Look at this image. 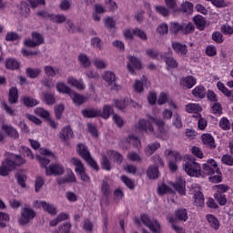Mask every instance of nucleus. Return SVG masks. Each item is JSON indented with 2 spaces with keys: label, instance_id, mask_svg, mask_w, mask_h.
Instances as JSON below:
<instances>
[{
  "label": "nucleus",
  "instance_id": "nucleus-51",
  "mask_svg": "<svg viewBox=\"0 0 233 233\" xmlns=\"http://www.w3.org/2000/svg\"><path fill=\"white\" fill-rule=\"evenodd\" d=\"M172 125L175 128H181L183 127V121L181 120V115L175 113L173 116Z\"/></svg>",
  "mask_w": 233,
  "mask_h": 233
},
{
  "label": "nucleus",
  "instance_id": "nucleus-9",
  "mask_svg": "<svg viewBox=\"0 0 233 233\" xmlns=\"http://www.w3.org/2000/svg\"><path fill=\"white\" fill-rule=\"evenodd\" d=\"M141 221L145 227L149 228L153 233H161V223L157 219H150L148 215H141Z\"/></svg>",
  "mask_w": 233,
  "mask_h": 233
},
{
  "label": "nucleus",
  "instance_id": "nucleus-46",
  "mask_svg": "<svg viewBox=\"0 0 233 233\" xmlns=\"http://www.w3.org/2000/svg\"><path fill=\"white\" fill-rule=\"evenodd\" d=\"M15 177L18 185H20L22 188H25V187H26V175H25L23 171H19L18 173H16Z\"/></svg>",
  "mask_w": 233,
  "mask_h": 233
},
{
  "label": "nucleus",
  "instance_id": "nucleus-33",
  "mask_svg": "<svg viewBox=\"0 0 233 233\" xmlns=\"http://www.w3.org/2000/svg\"><path fill=\"white\" fill-rule=\"evenodd\" d=\"M78 62L83 68H88L92 65V61H90V57L86 54H80L78 56Z\"/></svg>",
  "mask_w": 233,
  "mask_h": 233
},
{
  "label": "nucleus",
  "instance_id": "nucleus-10",
  "mask_svg": "<svg viewBox=\"0 0 233 233\" xmlns=\"http://www.w3.org/2000/svg\"><path fill=\"white\" fill-rule=\"evenodd\" d=\"M43 43H45V37L37 32H33L31 38L24 40L25 46H28L29 48H35V46H39L43 45Z\"/></svg>",
  "mask_w": 233,
  "mask_h": 233
},
{
  "label": "nucleus",
  "instance_id": "nucleus-19",
  "mask_svg": "<svg viewBox=\"0 0 233 233\" xmlns=\"http://www.w3.org/2000/svg\"><path fill=\"white\" fill-rule=\"evenodd\" d=\"M67 85H69V86H72L73 88H76V90H85L86 88L83 79H77L74 76H69L67 78Z\"/></svg>",
  "mask_w": 233,
  "mask_h": 233
},
{
  "label": "nucleus",
  "instance_id": "nucleus-5",
  "mask_svg": "<svg viewBox=\"0 0 233 233\" xmlns=\"http://www.w3.org/2000/svg\"><path fill=\"white\" fill-rule=\"evenodd\" d=\"M69 163L75 167V172L84 185H90V176L86 174V168L79 158L73 157L69 160Z\"/></svg>",
  "mask_w": 233,
  "mask_h": 233
},
{
  "label": "nucleus",
  "instance_id": "nucleus-27",
  "mask_svg": "<svg viewBox=\"0 0 233 233\" xmlns=\"http://www.w3.org/2000/svg\"><path fill=\"white\" fill-rule=\"evenodd\" d=\"M206 220L208 221L211 228H214V230H219V227L221 224L219 223V219H218L216 216L212 214H208L206 216Z\"/></svg>",
  "mask_w": 233,
  "mask_h": 233
},
{
  "label": "nucleus",
  "instance_id": "nucleus-44",
  "mask_svg": "<svg viewBox=\"0 0 233 233\" xmlns=\"http://www.w3.org/2000/svg\"><path fill=\"white\" fill-rule=\"evenodd\" d=\"M93 65L98 70H103V69L106 68V66H108V63H106V61H105L101 58H94Z\"/></svg>",
  "mask_w": 233,
  "mask_h": 233
},
{
  "label": "nucleus",
  "instance_id": "nucleus-24",
  "mask_svg": "<svg viewBox=\"0 0 233 233\" xmlns=\"http://www.w3.org/2000/svg\"><path fill=\"white\" fill-rule=\"evenodd\" d=\"M172 48L175 50L176 54H178V56H187V54H188V48L187 47V45L178 42H173Z\"/></svg>",
  "mask_w": 233,
  "mask_h": 233
},
{
  "label": "nucleus",
  "instance_id": "nucleus-26",
  "mask_svg": "<svg viewBox=\"0 0 233 233\" xmlns=\"http://www.w3.org/2000/svg\"><path fill=\"white\" fill-rule=\"evenodd\" d=\"M69 97L72 99L73 103L77 106L83 105V103L86 101V98L83 95H80L74 90L69 93Z\"/></svg>",
  "mask_w": 233,
  "mask_h": 233
},
{
  "label": "nucleus",
  "instance_id": "nucleus-20",
  "mask_svg": "<svg viewBox=\"0 0 233 233\" xmlns=\"http://www.w3.org/2000/svg\"><path fill=\"white\" fill-rule=\"evenodd\" d=\"M14 170V164L10 163V160L5 158L0 166V176H8V173Z\"/></svg>",
  "mask_w": 233,
  "mask_h": 233
},
{
  "label": "nucleus",
  "instance_id": "nucleus-29",
  "mask_svg": "<svg viewBox=\"0 0 233 233\" xmlns=\"http://www.w3.org/2000/svg\"><path fill=\"white\" fill-rule=\"evenodd\" d=\"M107 156L111 161L116 163V165H121L123 163V155L115 150L107 151Z\"/></svg>",
  "mask_w": 233,
  "mask_h": 233
},
{
  "label": "nucleus",
  "instance_id": "nucleus-56",
  "mask_svg": "<svg viewBox=\"0 0 233 233\" xmlns=\"http://www.w3.org/2000/svg\"><path fill=\"white\" fill-rule=\"evenodd\" d=\"M24 105H25V106H35L36 105H39V101H37L36 99H34L30 96H25L22 99Z\"/></svg>",
  "mask_w": 233,
  "mask_h": 233
},
{
  "label": "nucleus",
  "instance_id": "nucleus-4",
  "mask_svg": "<svg viewBox=\"0 0 233 233\" xmlns=\"http://www.w3.org/2000/svg\"><path fill=\"white\" fill-rule=\"evenodd\" d=\"M203 170L206 176H212L209 177V181L211 183H221V171H219V167H218L216 160H208L207 163L203 165Z\"/></svg>",
  "mask_w": 233,
  "mask_h": 233
},
{
  "label": "nucleus",
  "instance_id": "nucleus-7",
  "mask_svg": "<svg viewBox=\"0 0 233 233\" xmlns=\"http://www.w3.org/2000/svg\"><path fill=\"white\" fill-rule=\"evenodd\" d=\"M76 152L77 154L91 167L94 170H99V167L97 163L92 157L90 156V151H88V147L84 144H78L76 146Z\"/></svg>",
  "mask_w": 233,
  "mask_h": 233
},
{
  "label": "nucleus",
  "instance_id": "nucleus-8",
  "mask_svg": "<svg viewBox=\"0 0 233 233\" xmlns=\"http://www.w3.org/2000/svg\"><path fill=\"white\" fill-rule=\"evenodd\" d=\"M37 216L35 213V210H34L32 208L25 207L21 209L20 216L18 217V225H21V227H25L30 223V221H33V219Z\"/></svg>",
  "mask_w": 233,
  "mask_h": 233
},
{
  "label": "nucleus",
  "instance_id": "nucleus-35",
  "mask_svg": "<svg viewBox=\"0 0 233 233\" xmlns=\"http://www.w3.org/2000/svg\"><path fill=\"white\" fill-rule=\"evenodd\" d=\"M101 114L100 109H84L82 110V116L84 117H99V115Z\"/></svg>",
  "mask_w": 233,
  "mask_h": 233
},
{
  "label": "nucleus",
  "instance_id": "nucleus-60",
  "mask_svg": "<svg viewBox=\"0 0 233 233\" xmlns=\"http://www.w3.org/2000/svg\"><path fill=\"white\" fill-rule=\"evenodd\" d=\"M183 25H179L176 22H171L169 25V31L172 32V34H177V32H182Z\"/></svg>",
  "mask_w": 233,
  "mask_h": 233
},
{
  "label": "nucleus",
  "instance_id": "nucleus-55",
  "mask_svg": "<svg viewBox=\"0 0 233 233\" xmlns=\"http://www.w3.org/2000/svg\"><path fill=\"white\" fill-rule=\"evenodd\" d=\"M180 10L187 14H191V12L194 10V5H192L190 2H183L180 5Z\"/></svg>",
  "mask_w": 233,
  "mask_h": 233
},
{
  "label": "nucleus",
  "instance_id": "nucleus-63",
  "mask_svg": "<svg viewBox=\"0 0 233 233\" xmlns=\"http://www.w3.org/2000/svg\"><path fill=\"white\" fill-rule=\"evenodd\" d=\"M157 32L159 34V35H166V34H168V25L166 23H162L157 25Z\"/></svg>",
  "mask_w": 233,
  "mask_h": 233
},
{
  "label": "nucleus",
  "instance_id": "nucleus-43",
  "mask_svg": "<svg viewBox=\"0 0 233 233\" xmlns=\"http://www.w3.org/2000/svg\"><path fill=\"white\" fill-rule=\"evenodd\" d=\"M5 68H8L9 70H17V68H19V62L15 58H8L5 61Z\"/></svg>",
  "mask_w": 233,
  "mask_h": 233
},
{
  "label": "nucleus",
  "instance_id": "nucleus-23",
  "mask_svg": "<svg viewBox=\"0 0 233 233\" xmlns=\"http://www.w3.org/2000/svg\"><path fill=\"white\" fill-rule=\"evenodd\" d=\"M201 141L205 147L208 148H216V141L214 140V137L208 133H205L201 136Z\"/></svg>",
  "mask_w": 233,
  "mask_h": 233
},
{
  "label": "nucleus",
  "instance_id": "nucleus-12",
  "mask_svg": "<svg viewBox=\"0 0 233 233\" xmlns=\"http://www.w3.org/2000/svg\"><path fill=\"white\" fill-rule=\"evenodd\" d=\"M143 68V64L141 60L136 56H127V70L132 76H136V70H141Z\"/></svg>",
  "mask_w": 233,
  "mask_h": 233
},
{
  "label": "nucleus",
  "instance_id": "nucleus-31",
  "mask_svg": "<svg viewBox=\"0 0 233 233\" xmlns=\"http://www.w3.org/2000/svg\"><path fill=\"white\" fill-rule=\"evenodd\" d=\"M102 77L104 81L108 85H114V82L116 81V74L112 71H105L102 75Z\"/></svg>",
  "mask_w": 233,
  "mask_h": 233
},
{
  "label": "nucleus",
  "instance_id": "nucleus-13",
  "mask_svg": "<svg viewBox=\"0 0 233 233\" xmlns=\"http://www.w3.org/2000/svg\"><path fill=\"white\" fill-rule=\"evenodd\" d=\"M213 190L217 192L214 195L215 199L219 203V205H227V198L223 195L227 190H228V187L223 184H219L213 187Z\"/></svg>",
  "mask_w": 233,
  "mask_h": 233
},
{
  "label": "nucleus",
  "instance_id": "nucleus-34",
  "mask_svg": "<svg viewBox=\"0 0 233 233\" xmlns=\"http://www.w3.org/2000/svg\"><path fill=\"white\" fill-rule=\"evenodd\" d=\"M19 99L17 88L11 87L9 90L8 101L11 105H15Z\"/></svg>",
  "mask_w": 233,
  "mask_h": 233
},
{
  "label": "nucleus",
  "instance_id": "nucleus-64",
  "mask_svg": "<svg viewBox=\"0 0 233 233\" xmlns=\"http://www.w3.org/2000/svg\"><path fill=\"white\" fill-rule=\"evenodd\" d=\"M219 127L222 130H230V120L227 117H222L219 121Z\"/></svg>",
  "mask_w": 233,
  "mask_h": 233
},
{
  "label": "nucleus",
  "instance_id": "nucleus-61",
  "mask_svg": "<svg viewBox=\"0 0 233 233\" xmlns=\"http://www.w3.org/2000/svg\"><path fill=\"white\" fill-rule=\"evenodd\" d=\"M19 152L22 154V156L29 157V159H34V154H32V150H30V148L22 146Z\"/></svg>",
  "mask_w": 233,
  "mask_h": 233
},
{
  "label": "nucleus",
  "instance_id": "nucleus-2",
  "mask_svg": "<svg viewBox=\"0 0 233 233\" xmlns=\"http://www.w3.org/2000/svg\"><path fill=\"white\" fill-rule=\"evenodd\" d=\"M40 154L44 157L36 155L35 159L42 168H46V176H61L65 173V167L61 164H50L51 159H56V154L45 147L40 148Z\"/></svg>",
  "mask_w": 233,
  "mask_h": 233
},
{
  "label": "nucleus",
  "instance_id": "nucleus-40",
  "mask_svg": "<svg viewBox=\"0 0 233 233\" xmlns=\"http://www.w3.org/2000/svg\"><path fill=\"white\" fill-rule=\"evenodd\" d=\"M193 21L199 30H203L205 28V25H207L205 18L201 15L194 16Z\"/></svg>",
  "mask_w": 233,
  "mask_h": 233
},
{
  "label": "nucleus",
  "instance_id": "nucleus-37",
  "mask_svg": "<svg viewBox=\"0 0 233 233\" xmlns=\"http://www.w3.org/2000/svg\"><path fill=\"white\" fill-rule=\"evenodd\" d=\"M42 100L46 105H56V97L48 92H44L42 94Z\"/></svg>",
  "mask_w": 233,
  "mask_h": 233
},
{
  "label": "nucleus",
  "instance_id": "nucleus-6",
  "mask_svg": "<svg viewBox=\"0 0 233 233\" xmlns=\"http://www.w3.org/2000/svg\"><path fill=\"white\" fill-rule=\"evenodd\" d=\"M183 168L187 176L191 177H199L201 176V166L196 162V158L187 157L186 162L183 164Z\"/></svg>",
  "mask_w": 233,
  "mask_h": 233
},
{
  "label": "nucleus",
  "instance_id": "nucleus-22",
  "mask_svg": "<svg viewBox=\"0 0 233 233\" xmlns=\"http://www.w3.org/2000/svg\"><path fill=\"white\" fill-rule=\"evenodd\" d=\"M198 83V79L192 76H188L186 77L181 78L180 85L184 88H192L193 86H196Z\"/></svg>",
  "mask_w": 233,
  "mask_h": 233
},
{
  "label": "nucleus",
  "instance_id": "nucleus-49",
  "mask_svg": "<svg viewBox=\"0 0 233 233\" xmlns=\"http://www.w3.org/2000/svg\"><path fill=\"white\" fill-rule=\"evenodd\" d=\"M127 143H129V145H133V147H136L137 148H139L141 147V141L137 136L129 135L127 138Z\"/></svg>",
  "mask_w": 233,
  "mask_h": 233
},
{
  "label": "nucleus",
  "instance_id": "nucleus-57",
  "mask_svg": "<svg viewBox=\"0 0 233 233\" xmlns=\"http://www.w3.org/2000/svg\"><path fill=\"white\" fill-rule=\"evenodd\" d=\"M127 105H128V100L127 99H116L114 101V106H116L119 110L127 108Z\"/></svg>",
  "mask_w": 233,
  "mask_h": 233
},
{
  "label": "nucleus",
  "instance_id": "nucleus-50",
  "mask_svg": "<svg viewBox=\"0 0 233 233\" xmlns=\"http://www.w3.org/2000/svg\"><path fill=\"white\" fill-rule=\"evenodd\" d=\"M27 77H30L31 79H35L37 76L41 74V69L39 68H26L25 70Z\"/></svg>",
  "mask_w": 233,
  "mask_h": 233
},
{
  "label": "nucleus",
  "instance_id": "nucleus-28",
  "mask_svg": "<svg viewBox=\"0 0 233 233\" xmlns=\"http://www.w3.org/2000/svg\"><path fill=\"white\" fill-rule=\"evenodd\" d=\"M2 130H4V132H5V134L13 139H17V137H19V133L17 132V129L12 126L3 125Z\"/></svg>",
  "mask_w": 233,
  "mask_h": 233
},
{
  "label": "nucleus",
  "instance_id": "nucleus-42",
  "mask_svg": "<svg viewBox=\"0 0 233 233\" xmlns=\"http://www.w3.org/2000/svg\"><path fill=\"white\" fill-rule=\"evenodd\" d=\"M2 108L5 110L7 116H11L12 117L17 116V110L5 102L2 103Z\"/></svg>",
  "mask_w": 233,
  "mask_h": 233
},
{
  "label": "nucleus",
  "instance_id": "nucleus-25",
  "mask_svg": "<svg viewBox=\"0 0 233 233\" xmlns=\"http://www.w3.org/2000/svg\"><path fill=\"white\" fill-rule=\"evenodd\" d=\"M147 77L145 76L135 80V83L133 84L134 92H137V94H141L145 90V85H147Z\"/></svg>",
  "mask_w": 233,
  "mask_h": 233
},
{
  "label": "nucleus",
  "instance_id": "nucleus-21",
  "mask_svg": "<svg viewBox=\"0 0 233 233\" xmlns=\"http://www.w3.org/2000/svg\"><path fill=\"white\" fill-rule=\"evenodd\" d=\"M185 110L186 112H187V114H197L196 117H200L201 115L199 114V112H201L203 108H201V106H199V104L189 103L186 106Z\"/></svg>",
  "mask_w": 233,
  "mask_h": 233
},
{
  "label": "nucleus",
  "instance_id": "nucleus-15",
  "mask_svg": "<svg viewBox=\"0 0 233 233\" xmlns=\"http://www.w3.org/2000/svg\"><path fill=\"white\" fill-rule=\"evenodd\" d=\"M35 114L44 119H46L47 125H49L50 128H53L54 130L57 128V123L50 117V112L47 110H45L43 107H38L35 109Z\"/></svg>",
  "mask_w": 233,
  "mask_h": 233
},
{
  "label": "nucleus",
  "instance_id": "nucleus-32",
  "mask_svg": "<svg viewBox=\"0 0 233 233\" xmlns=\"http://www.w3.org/2000/svg\"><path fill=\"white\" fill-rule=\"evenodd\" d=\"M194 97H198L199 99L205 98L207 96V89L202 86H198L192 90Z\"/></svg>",
  "mask_w": 233,
  "mask_h": 233
},
{
  "label": "nucleus",
  "instance_id": "nucleus-54",
  "mask_svg": "<svg viewBox=\"0 0 233 233\" xmlns=\"http://www.w3.org/2000/svg\"><path fill=\"white\" fill-rule=\"evenodd\" d=\"M164 3L169 10L172 12H177V0H164Z\"/></svg>",
  "mask_w": 233,
  "mask_h": 233
},
{
  "label": "nucleus",
  "instance_id": "nucleus-3",
  "mask_svg": "<svg viewBox=\"0 0 233 233\" xmlns=\"http://www.w3.org/2000/svg\"><path fill=\"white\" fill-rule=\"evenodd\" d=\"M177 190V192L180 196H185L187 194V188H186V184L185 180L183 178L179 177L177 179L176 183L174 182H168L166 184L165 182L158 184L157 188V193L158 196H165V194H172L174 190H172V187Z\"/></svg>",
  "mask_w": 233,
  "mask_h": 233
},
{
  "label": "nucleus",
  "instance_id": "nucleus-11",
  "mask_svg": "<svg viewBox=\"0 0 233 233\" xmlns=\"http://www.w3.org/2000/svg\"><path fill=\"white\" fill-rule=\"evenodd\" d=\"M165 156L169 159L168 168L172 172H176V170H177V165H176V163L181 159V155L176 151H172V149H167L165 151Z\"/></svg>",
  "mask_w": 233,
  "mask_h": 233
},
{
  "label": "nucleus",
  "instance_id": "nucleus-47",
  "mask_svg": "<svg viewBox=\"0 0 233 233\" xmlns=\"http://www.w3.org/2000/svg\"><path fill=\"white\" fill-rule=\"evenodd\" d=\"M159 147H161V145L159 143L154 142L153 144L147 146V147L145 149V153L147 156H152V154H154V152H156V150H157V148H159Z\"/></svg>",
  "mask_w": 233,
  "mask_h": 233
},
{
  "label": "nucleus",
  "instance_id": "nucleus-14",
  "mask_svg": "<svg viewBox=\"0 0 233 233\" xmlns=\"http://www.w3.org/2000/svg\"><path fill=\"white\" fill-rule=\"evenodd\" d=\"M191 192L193 193V199L196 207H203V205H205V198L203 197L201 188L198 184L192 185Z\"/></svg>",
  "mask_w": 233,
  "mask_h": 233
},
{
  "label": "nucleus",
  "instance_id": "nucleus-30",
  "mask_svg": "<svg viewBox=\"0 0 233 233\" xmlns=\"http://www.w3.org/2000/svg\"><path fill=\"white\" fill-rule=\"evenodd\" d=\"M56 89L58 94H66L69 96L72 93V88H70L65 82H57L56 84Z\"/></svg>",
  "mask_w": 233,
  "mask_h": 233
},
{
  "label": "nucleus",
  "instance_id": "nucleus-53",
  "mask_svg": "<svg viewBox=\"0 0 233 233\" xmlns=\"http://www.w3.org/2000/svg\"><path fill=\"white\" fill-rule=\"evenodd\" d=\"M155 10L157 14H160L163 17H167L170 14V9L165 5H155Z\"/></svg>",
  "mask_w": 233,
  "mask_h": 233
},
{
  "label": "nucleus",
  "instance_id": "nucleus-1",
  "mask_svg": "<svg viewBox=\"0 0 233 233\" xmlns=\"http://www.w3.org/2000/svg\"><path fill=\"white\" fill-rule=\"evenodd\" d=\"M172 110L166 108L162 111L163 118L149 116V119L152 121V123H155V125L157 127V132L154 130V126L152 125V123L146 119H139L137 123L133 126L132 130L136 134H141V132H146L148 136H154V137H158L159 139H166L167 135L168 134V129L167 128V127H165L164 119H172Z\"/></svg>",
  "mask_w": 233,
  "mask_h": 233
},
{
  "label": "nucleus",
  "instance_id": "nucleus-45",
  "mask_svg": "<svg viewBox=\"0 0 233 233\" xmlns=\"http://www.w3.org/2000/svg\"><path fill=\"white\" fill-rule=\"evenodd\" d=\"M211 114H214L215 116H221V114H223V107L219 102L211 104Z\"/></svg>",
  "mask_w": 233,
  "mask_h": 233
},
{
  "label": "nucleus",
  "instance_id": "nucleus-36",
  "mask_svg": "<svg viewBox=\"0 0 233 233\" xmlns=\"http://www.w3.org/2000/svg\"><path fill=\"white\" fill-rule=\"evenodd\" d=\"M90 45L92 48H96V50H103L105 48V45L103 44V40L101 38L95 36L90 39Z\"/></svg>",
  "mask_w": 233,
  "mask_h": 233
},
{
  "label": "nucleus",
  "instance_id": "nucleus-62",
  "mask_svg": "<svg viewBox=\"0 0 233 233\" xmlns=\"http://www.w3.org/2000/svg\"><path fill=\"white\" fill-rule=\"evenodd\" d=\"M134 35L140 38L141 41H147V39H148V37L147 36V33H145V31L139 29V28L134 29Z\"/></svg>",
  "mask_w": 233,
  "mask_h": 233
},
{
  "label": "nucleus",
  "instance_id": "nucleus-16",
  "mask_svg": "<svg viewBox=\"0 0 233 233\" xmlns=\"http://www.w3.org/2000/svg\"><path fill=\"white\" fill-rule=\"evenodd\" d=\"M33 207H35V208H43V210L47 212V214H50V216H56V214H57V209L56 207H54L52 204L46 203V201L35 200Z\"/></svg>",
  "mask_w": 233,
  "mask_h": 233
},
{
  "label": "nucleus",
  "instance_id": "nucleus-52",
  "mask_svg": "<svg viewBox=\"0 0 233 233\" xmlns=\"http://www.w3.org/2000/svg\"><path fill=\"white\" fill-rule=\"evenodd\" d=\"M54 110L56 119H61L63 117V112H65V104L56 105Z\"/></svg>",
  "mask_w": 233,
  "mask_h": 233
},
{
  "label": "nucleus",
  "instance_id": "nucleus-41",
  "mask_svg": "<svg viewBox=\"0 0 233 233\" xmlns=\"http://www.w3.org/2000/svg\"><path fill=\"white\" fill-rule=\"evenodd\" d=\"M44 72L48 77H56L59 74V68H54L50 66H44Z\"/></svg>",
  "mask_w": 233,
  "mask_h": 233
},
{
  "label": "nucleus",
  "instance_id": "nucleus-38",
  "mask_svg": "<svg viewBox=\"0 0 233 233\" xmlns=\"http://www.w3.org/2000/svg\"><path fill=\"white\" fill-rule=\"evenodd\" d=\"M30 7L28 6V4H26V2H22L18 5V14H20V15H23L24 17H28Z\"/></svg>",
  "mask_w": 233,
  "mask_h": 233
},
{
  "label": "nucleus",
  "instance_id": "nucleus-18",
  "mask_svg": "<svg viewBox=\"0 0 233 233\" xmlns=\"http://www.w3.org/2000/svg\"><path fill=\"white\" fill-rule=\"evenodd\" d=\"M6 159L9 160V163H12L14 165V169L15 167H21V165H25L26 163V160L23 158V157L19 155H14L12 153H5Z\"/></svg>",
  "mask_w": 233,
  "mask_h": 233
},
{
  "label": "nucleus",
  "instance_id": "nucleus-17",
  "mask_svg": "<svg viewBox=\"0 0 233 233\" xmlns=\"http://www.w3.org/2000/svg\"><path fill=\"white\" fill-rule=\"evenodd\" d=\"M72 137H74V131L72 130V127L70 126L64 127L59 133V138L62 143L68 145V141H70Z\"/></svg>",
  "mask_w": 233,
  "mask_h": 233
},
{
  "label": "nucleus",
  "instance_id": "nucleus-59",
  "mask_svg": "<svg viewBox=\"0 0 233 233\" xmlns=\"http://www.w3.org/2000/svg\"><path fill=\"white\" fill-rule=\"evenodd\" d=\"M103 23H104L106 28H107L108 30H112V28H114V26H116V21L114 20V18H112L110 16H106V18H104Z\"/></svg>",
  "mask_w": 233,
  "mask_h": 233
},
{
  "label": "nucleus",
  "instance_id": "nucleus-39",
  "mask_svg": "<svg viewBox=\"0 0 233 233\" xmlns=\"http://www.w3.org/2000/svg\"><path fill=\"white\" fill-rule=\"evenodd\" d=\"M147 174L149 179H157L159 177V170L154 166H150L147 168Z\"/></svg>",
  "mask_w": 233,
  "mask_h": 233
},
{
  "label": "nucleus",
  "instance_id": "nucleus-48",
  "mask_svg": "<svg viewBox=\"0 0 233 233\" xmlns=\"http://www.w3.org/2000/svg\"><path fill=\"white\" fill-rule=\"evenodd\" d=\"M66 16L65 15H51L52 23H56V25H61L66 23Z\"/></svg>",
  "mask_w": 233,
  "mask_h": 233
},
{
  "label": "nucleus",
  "instance_id": "nucleus-58",
  "mask_svg": "<svg viewBox=\"0 0 233 233\" xmlns=\"http://www.w3.org/2000/svg\"><path fill=\"white\" fill-rule=\"evenodd\" d=\"M176 218L178 219V221H187V219H188L187 209H178L176 212Z\"/></svg>",
  "mask_w": 233,
  "mask_h": 233
}]
</instances>
